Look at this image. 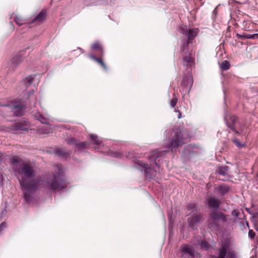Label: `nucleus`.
Returning a JSON list of instances; mask_svg holds the SVG:
<instances>
[{
    "mask_svg": "<svg viewBox=\"0 0 258 258\" xmlns=\"http://www.w3.org/2000/svg\"><path fill=\"white\" fill-rule=\"evenodd\" d=\"M4 229L2 228V227H0V232H2Z\"/></svg>",
    "mask_w": 258,
    "mask_h": 258,
    "instance_id": "nucleus-42",
    "label": "nucleus"
},
{
    "mask_svg": "<svg viewBox=\"0 0 258 258\" xmlns=\"http://www.w3.org/2000/svg\"><path fill=\"white\" fill-rule=\"evenodd\" d=\"M140 165L144 169L146 177L149 179L153 178L157 174V170L152 168L149 165L141 162Z\"/></svg>",
    "mask_w": 258,
    "mask_h": 258,
    "instance_id": "nucleus-13",
    "label": "nucleus"
},
{
    "mask_svg": "<svg viewBox=\"0 0 258 258\" xmlns=\"http://www.w3.org/2000/svg\"><path fill=\"white\" fill-rule=\"evenodd\" d=\"M114 156L117 157V158L120 157L121 154H120V153L117 152H115L114 153Z\"/></svg>",
    "mask_w": 258,
    "mask_h": 258,
    "instance_id": "nucleus-36",
    "label": "nucleus"
},
{
    "mask_svg": "<svg viewBox=\"0 0 258 258\" xmlns=\"http://www.w3.org/2000/svg\"><path fill=\"white\" fill-rule=\"evenodd\" d=\"M217 8L218 7H217L213 11V14H214V15H216L217 13Z\"/></svg>",
    "mask_w": 258,
    "mask_h": 258,
    "instance_id": "nucleus-38",
    "label": "nucleus"
},
{
    "mask_svg": "<svg viewBox=\"0 0 258 258\" xmlns=\"http://www.w3.org/2000/svg\"><path fill=\"white\" fill-rule=\"evenodd\" d=\"M14 20L15 23L19 26H22L25 24V21L21 17L15 16Z\"/></svg>",
    "mask_w": 258,
    "mask_h": 258,
    "instance_id": "nucleus-28",
    "label": "nucleus"
},
{
    "mask_svg": "<svg viewBox=\"0 0 258 258\" xmlns=\"http://www.w3.org/2000/svg\"><path fill=\"white\" fill-rule=\"evenodd\" d=\"M228 215L222 212L211 211L208 214V227L211 230H218L227 222Z\"/></svg>",
    "mask_w": 258,
    "mask_h": 258,
    "instance_id": "nucleus-3",
    "label": "nucleus"
},
{
    "mask_svg": "<svg viewBox=\"0 0 258 258\" xmlns=\"http://www.w3.org/2000/svg\"><path fill=\"white\" fill-rule=\"evenodd\" d=\"M255 233L252 230H250L248 232V236L251 239H252L255 236Z\"/></svg>",
    "mask_w": 258,
    "mask_h": 258,
    "instance_id": "nucleus-34",
    "label": "nucleus"
},
{
    "mask_svg": "<svg viewBox=\"0 0 258 258\" xmlns=\"http://www.w3.org/2000/svg\"><path fill=\"white\" fill-rule=\"evenodd\" d=\"M236 35H237V37L238 38L241 39L242 40L245 39H252L251 34L243 33V34H237Z\"/></svg>",
    "mask_w": 258,
    "mask_h": 258,
    "instance_id": "nucleus-30",
    "label": "nucleus"
},
{
    "mask_svg": "<svg viewBox=\"0 0 258 258\" xmlns=\"http://www.w3.org/2000/svg\"><path fill=\"white\" fill-rule=\"evenodd\" d=\"M188 147H189V146H187L185 148H188Z\"/></svg>",
    "mask_w": 258,
    "mask_h": 258,
    "instance_id": "nucleus-47",
    "label": "nucleus"
},
{
    "mask_svg": "<svg viewBox=\"0 0 258 258\" xmlns=\"http://www.w3.org/2000/svg\"><path fill=\"white\" fill-rule=\"evenodd\" d=\"M54 153L58 157L65 159H67L71 154L70 151H66L62 148L56 149L54 151Z\"/></svg>",
    "mask_w": 258,
    "mask_h": 258,
    "instance_id": "nucleus-18",
    "label": "nucleus"
},
{
    "mask_svg": "<svg viewBox=\"0 0 258 258\" xmlns=\"http://www.w3.org/2000/svg\"><path fill=\"white\" fill-rule=\"evenodd\" d=\"M201 248L204 250H208L210 246L208 242L205 241H202L200 243Z\"/></svg>",
    "mask_w": 258,
    "mask_h": 258,
    "instance_id": "nucleus-31",
    "label": "nucleus"
},
{
    "mask_svg": "<svg viewBox=\"0 0 258 258\" xmlns=\"http://www.w3.org/2000/svg\"><path fill=\"white\" fill-rule=\"evenodd\" d=\"M29 128V122L24 120L15 123L11 127L12 130L15 131H27Z\"/></svg>",
    "mask_w": 258,
    "mask_h": 258,
    "instance_id": "nucleus-11",
    "label": "nucleus"
},
{
    "mask_svg": "<svg viewBox=\"0 0 258 258\" xmlns=\"http://www.w3.org/2000/svg\"><path fill=\"white\" fill-rule=\"evenodd\" d=\"M182 56L183 57L182 61L183 66L186 67L187 69L191 68L194 63V59L190 56V54H183Z\"/></svg>",
    "mask_w": 258,
    "mask_h": 258,
    "instance_id": "nucleus-15",
    "label": "nucleus"
},
{
    "mask_svg": "<svg viewBox=\"0 0 258 258\" xmlns=\"http://www.w3.org/2000/svg\"><path fill=\"white\" fill-rule=\"evenodd\" d=\"M5 211H6V210L3 211L2 212V214H3Z\"/></svg>",
    "mask_w": 258,
    "mask_h": 258,
    "instance_id": "nucleus-46",
    "label": "nucleus"
},
{
    "mask_svg": "<svg viewBox=\"0 0 258 258\" xmlns=\"http://www.w3.org/2000/svg\"><path fill=\"white\" fill-rule=\"evenodd\" d=\"M245 223H246V226L248 227V228H249V224H248V223L247 221H245Z\"/></svg>",
    "mask_w": 258,
    "mask_h": 258,
    "instance_id": "nucleus-41",
    "label": "nucleus"
},
{
    "mask_svg": "<svg viewBox=\"0 0 258 258\" xmlns=\"http://www.w3.org/2000/svg\"><path fill=\"white\" fill-rule=\"evenodd\" d=\"M217 190L221 195H224L229 191V187L227 185H221L218 187Z\"/></svg>",
    "mask_w": 258,
    "mask_h": 258,
    "instance_id": "nucleus-25",
    "label": "nucleus"
},
{
    "mask_svg": "<svg viewBox=\"0 0 258 258\" xmlns=\"http://www.w3.org/2000/svg\"><path fill=\"white\" fill-rule=\"evenodd\" d=\"M91 48L93 50H96L98 55L102 57L104 55V50L102 46L99 42H96L92 45Z\"/></svg>",
    "mask_w": 258,
    "mask_h": 258,
    "instance_id": "nucleus-20",
    "label": "nucleus"
},
{
    "mask_svg": "<svg viewBox=\"0 0 258 258\" xmlns=\"http://www.w3.org/2000/svg\"><path fill=\"white\" fill-rule=\"evenodd\" d=\"M181 117V113L179 111V114H178V118H180Z\"/></svg>",
    "mask_w": 258,
    "mask_h": 258,
    "instance_id": "nucleus-40",
    "label": "nucleus"
},
{
    "mask_svg": "<svg viewBox=\"0 0 258 258\" xmlns=\"http://www.w3.org/2000/svg\"><path fill=\"white\" fill-rule=\"evenodd\" d=\"M38 120L43 124H48V119L46 118L43 117L42 115H40L39 116Z\"/></svg>",
    "mask_w": 258,
    "mask_h": 258,
    "instance_id": "nucleus-33",
    "label": "nucleus"
},
{
    "mask_svg": "<svg viewBox=\"0 0 258 258\" xmlns=\"http://www.w3.org/2000/svg\"><path fill=\"white\" fill-rule=\"evenodd\" d=\"M180 249L182 256L184 258L195 257V250L191 246L188 244H183Z\"/></svg>",
    "mask_w": 258,
    "mask_h": 258,
    "instance_id": "nucleus-12",
    "label": "nucleus"
},
{
    "mask_svg": "<svg viewBox=\"0 0 258 258\" xmlns=\"http://www.w3.org/2000/svg\"><path fill=\"white\" fill-rule=\"evenodd\" d=\"M231 214L232 216H235L239 220H246V216L242 209L234 210L232 212Z\"/></svg>",
    "mask_w": 258,
    "mask_h": 258,
    "instance_id": "nucleus-22",
    "label": "nucleus"
},
{
    "mask_svg": "<svg viewBox=\"0 0 258 258\" xmlns=\"http://www.w3.org/2000/svg\"><path fill=\"white\" fill-rule=\"evenodd\" d=\"M234 222H236V219H235L233 221Z\"/></svg>",
    "mask_w": 258,
    "mask_h": 258,
    "instance_id": "nucleus-48",
    "label": "nucleus"
},
{
    "mask_svg": "<svg viewBox=\"0 0 258 258\" xmlns=\"http://www.w3.org/2000/svg\"><path fill=\"white\" fill-rule=\"evenodd\" d=\"M202 218V214H194L187 219L188 226L194 230L196 228L198 224L200 223Z\"/></svg>",
    "mask_w": 258,
    "mask_h": 258,
    "instance_id": "nucleus-10",
    "label": "nucleus"
},
{
    "mask_svg": "<svg viewBox=\"0 0 258 258\" xmlns=\"http://www.w3.org/2000/svg\"><path fill=\"white\" fill-rule=\"evenodd\" d=\"M252 39H255L258 38V33L251 34Z\"/></svg>",
    "mask_w": 258,
    "mask_h": 258,
    "instance_id": "nucleus-35",
    "label": "nucleus"
},
{
    "mask_svg": "<svg viewBox=\"0 0 258 258\" xmlns=\"http://www.w3.org/2000/svg\"><path fill=\"white\" fill-rule=\"evenodd\" d=\"M186 209L190 211L189 214H199L198 213L200 211V209L198 204L195 203H188L186 205Z\"/></svg>",
    "mask_w": 258,
    "mask_h": 258,
    "instance_id": "nucleus-17",
    "label": "nucleus"
},
{
    "mask_svg": "<svg viewBox=\"0 0 258 258\" xmlns=\"http://www.w3.org/2000/svg\"><path fill=\"white\" fill-rule=\"evenodd\" d=\"M90 137L92 143L97 146L100 145L101 142L98 139V137L96 135L91 134Z\"/></svg>",
    "mask_w": 258,
    "mask_h": 258,
    "instance_id": "nucleus-26",
    "label": "nucleus"
},
{
    "mask_svg": "<svg viewBox=\"0 0 258 258\" xmlns=\"http://www.w3.org/2000/svg\"><path fill=\"white\" fill-rule=\"evenodd\" d=\"M13 170L18 179L24 200L30 203L34 199L35 192L43 184L50 192L60 191L64 189L67 184L63 177V168L60 164L54 166V172L43 176H37L35 165L30 163L13 157L12 159Z\"/></svg>",
    "mask_w": 258,
    "mask_h": 258,
    "instance_id": "nucleus-1",
    "label": "nucleus"
},
{
    "mask_svg": "<svg viewBox=\"0 0 258 258\" xmlns=\"http://www.w3.org/2000/svg\"><path fill=\"white\" fill-rule=\"evenodd\" d=\"M89 56L91 59L96 61L105 71H106L107 70V66L102 60V57H98L91 54H89Z\"/></svg>",
    "mask_w": 258,
    "mask_h": 258,
    "instance_id": "nucleus-21",
    "label": "nucleus"
},
{
    "mask_svg": "<svg viewBox=\"0 0 258 258\" xmlns=\"http://www.w3.org/2000/svg\"><path fill=\"white\" fill-rule=\"evenodd\" d=\"M155 164L156 166L157 167V168H158L159 167H158V164L156 162H155Z\"/></svg>",
    "mask_w": 258,
    "mask_h": 258,
    "instance_id": "nucleus-44",
    "label": "nucleus"
},
{
    "mask_svg": "<svg viewBox=\"0 0 258 258\" xmlns=\"http://www.w3.org/2000/svg\"><path fill=\"white\" fill-rule=\"evenodd\" d=\"M225 121L229 128L236 134H240L242 132V127L239 126L238 130L236 128V125L238 123V117L234 115H226L225 116Z\"/></svg>",
    "mask_w": 258,
    "mask_h": 258,
    "instance_id": "nucleus-6",
    "label": "nucleus"
},
{
    "mask_svg": "<svg viewBox=\"0 0 258 258\" xmlns=\"http://www.w3.org/2000/svg\"><path fill=\"white\" fill-rule=\"evenodd\" d=\"M3 156V154L2 153H0V160H1L2 159V156Z\"/></svg>",
    "mask_w": 258,
    "mask_h": 258,
    "instance_id": "nucleus-43",
    "label": "nucleus"
},
{
    "mask_svg": "<svg viewBox=\"0 0 258 258\" xmlns=\"http://www.w3.org/2000/svg\"><path fill=\"white\" fill-rule=\"evenodd\" d=\"M0 227H2L3 229H4L6 227V224L5 222H2L1 225Z\"/></svg>",
    "mask_w": 258,
    "mask_h": 258,
    "instance_id": "nucleus-37",
    "label": "nucleus"
},
{
    "mask_svg": "<svg viewBox=\"0 0 258 258\" xmlns=\"http://www.w3.org/2000/svg\"><path fill=\"white\" fill-rule=\"evenodd\" d=\"M193 80L192 75L190 73H187L183 78L180 92L184 95L186 93H189L192 85Z\"/></svg>",
    "mask_w": 258,
    "mask_h": 258,
    "instance_id": "nucleus-7",
    "label": "nucleus"
},
{
    "mask_svg": "<svg viewBox=\"0 0 258 258\" xmlns=\"http://www.w3.org/2000/svg\"><path fill=\"white\" fill-rule=\"evenodd\" d=\"M177 97L174 94V97L172 98V99L171 100V101L170 102V106H171L172 108H174V107L175 106V105L177 103Z\"/></svg>",
    "mask_w": 258,
    "mask_h": 258,
    "instance_id": "nucleus-32",
    "label": "nucleus"
},
{
    "mask_svg": "<svg viewBox=\"0 0 258 258\" xmlns=\"http://www.w3.org/2000/svg\"><path fill=\"white\" fill-rule=\"evenodd\" d=\"M221 204L222 202L220 200L214 197H209L206 200V204L212 211H217Z\"/></svg>",
    "mask_w": 258,
    "mask_h": 258,
    "instance_id": "nucleus-9",
    "label": "nucleus"
},
{
    "mask_svg": "<svg viewBox=\"0 0 258 258\" xmlns=\"http://www.w3.org/2000/svg\"><path fill=\"white\" fill-rule=\"evenodd\" d=\"M12 109L15 116H21L23 114L25 106L22 104H14L13 105Z\"/></svg>",
    "mask_w": 258,
    "mask_h": 258,
    "instance_id": "nucleus-16",
    "label": "nucleus"
},
{
    "mask_svg": "<svg viewBox=\"0 0 258 258\" xmlns=\"http://www.w3.org/2000/svg\"><path fill=\"white\" fill-rule=\"evenodd\" d=\"M197 29H188L186 26L181 27L180 32L187 37V39L185 40L181 46L180 53L181 55L189 54L188 51V45L192 43L191 41L196 36L197 34Z\"/></svg>",
    "mask_w": 258,
    "mask_h": 258,
    "instance_id": "nucleus-4",
    "label": "nucleus"
},
{
    "mask_svg": "<svg viewBox=\"0 0 258 258\" xmlns=\"http://www.w3.org/2000/svg\"><path fill=\"white\" fill-rule=\"evenodd\" d=\"M4 106H8V105H5Z\"/></svg>",
    "mask_w": 258,
    "mask_h": 258,
    "instance_id": "nucleus-49",
    "label": "nucleus"
},
{
    "mask_svg": "<svg viewBox=\"0 0 258 258\" xmlns=\"http://www.w3.org/2000/svg\"><path fill=\"white\" fill-rule=\"evenodd\" d=\"M66 141L68 145L73 146L77 150L81 151L88 148L89 145L88 142H80L77 139L72 137L68 138Z\"/></svg>",
    "mask_w": 258,
    "mask_h": 258,
    "instance_id": "nucleus-8",
    "label": "nucleus"
},
{
    "mask_svg": "<svg viewBox=\"0 0 258 258\" xmlns=\"http://www.w3.org/2000/svg\"><path fill=\"white\" fill-rule=\"evenodd\" d=\"M46 14L45 11H42L33 19L32 23L38 25L41 24L45 20Z\"/></svg>",
    "mask_w": 258,
    "mask_h": 258,
    "instance_id": "nucleus-19",
    "label": "nucleus"
},
{
    "mask_svg": "<svg viewBox=\"0 0 258 258\" xmlns=\"http://www.w3.org/2000/svg\"><path fill=\"white\" fill-rule=\"evenodd\" d=\"M34 94V90H31L29 92V96L33 95Z\"/></svg>",
    "mask_w": 258,
    "mask_h": 258,
    "instance_id": "nucleus-39",
    "label": "nucleus"
},
{
    "mask_svg": "<svg viewBox=\"0 0 258 258\" xmlns=\"http://www.w3.org/2000/svg\"><path fill=\"white\" fill-rule=\"evenodd\" d=\"M232 142L235 145V146L238 148H242L245 147V144L241 143L236 138H233L232 140Z\"/></svg>",
    "mask_w": 258,
    "mask_h": 258,
    "instance_id": "nucleus-29",
    "label": "nucleus"
},
{
    "mask_svg": "<svg viewBox=\"0 0 258 258\" xmlns=\"http://www.w3.org/2000/svg\"><path fill=\"white\" fill-rule=\"evenodd\" d=\"M230 63L227 60H224L220 64V69L222 71H227L229 69Z\"/></svg>",
    "mask_w": 258,
    "mask_h": 258,
    "instance_id": "nucleus-27",
    "label": "nucleus"
},
{
    "mask_svg": "<svg viewBox=\"0 0 258 258\" xmlns=\"http://www.w3.org/2000/svg\"><path fill=\"white\" fill-rule=\"evenodd\" d=\"M33 80V77L32 75H31L26 77L23 80L22 83L23 84L25 87V89H26L27 87L32 83Z\"/></svg>",
    "mask_w": 258,
    "mask_h": 258,
    "instance_id": "nucleus-23",
    "label": "nucleus"
},
{
    "mask_svg": "<svg viewBox=\"0 0 258 258\" xmlns=\"http://www.w3.org/2000/svg\"><path fill=\"white\" fill-rule=\"evenodd\" d=\"M25 50H22L20 51L17 55L12 59L11 66L13 68H16L20 63H21L24 58V53Z\"/></svg>",
    "mask_w": 258,
    "mask_h": 258,
    "instance_id": "nucleus-14",
    "label": "nucleus"
},
{
    "mask_svg": "<svg viewBox=\"0 0 258 258\" xmlns=\"http://www.w3.org/2000/svg\"><path fill=\"white\" fill-rule=\"evenodd\" d=\"M81 51H82L83 52V49L80 47L78 48Z\"/></svg>",
    "mask_w": 258,
    "mask_h": 258,
    "instance_id": "nucleus-45",
    "label": "nucleus"
},
{
    "mask_svg": "<svg viewBox=\"0 0 258 258\" xmlns=\"http://www.w3.org/2000/svg\"><path fill=\"white\" fill-rule=\"evenodd\" d=\"M171 135V140L167 147L170 149L172 152H176L178 147L189 141V135L178 127L173 128Z\"/></svg>",
    "mask_w": 258,
    "mask_h": 258,
    "instance_id": "nucleus-2",
    "label": "nucleus"
},
{
    "mask_svg": "<svg viewBox=\"0 0 258 258\" xmlns=\"http://www.w3.org/2000/svg\"><path fill=\"white\" fill-rule=\"evenodd\" d=\"M235 258V252L230 248L229 241L227 240L221 242V246L218 250V255L215 258Z\"/></svg>",
    "mask_w": 258,
    "mask_h": 258,
    "instance_id": "nucleus-5",
    "label": "nucleus"
},
{
    "mask_svg": "<svg viewBox=\"0 0 258 258\" xmlns=\"http://www.w3.org/2000/svg\"><path fill=\"white\" fill-rule=\"evenodd\" d=\"M228 171V167L227 166H222L218 167L217 172L219 174L225 176Z\"/></svg>",
    "mask_w": 258,
    "mask_h": 258,
    "instance_id": "nucleus-24",
    "label": "nucleus"
}]
</instances>
